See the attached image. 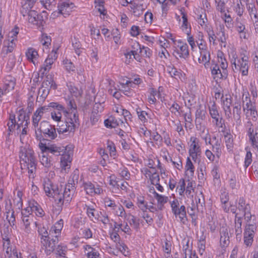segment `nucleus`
I'll return each mask as SVG.
<instances>
[{
  "label": "nucleus",
  "instance_id": "nucleus-1",
  "mask_svg": "<svg viewBox=\"0 0 258 258\" xmlns=\"http://www.w3.org/2000/svg\"><path fill=\"white\" fill-rule=\"evenodd\" d=\"M29 117L23 110H20L17 113V117L13 113H10L7 122L8 135L13 133L20 134V141L23 144L27 142V135L29 131Z\"/></svg>",
  "mask_w": 258,
  "mask_h": 258
},
{
  "label": "nucleus",
  "instance_id": "nucleus-2",
  "mask_svg": "<svg viewBox=\"0 0 258 258\" xmlns=\"http://www.w3.org/2000/svg\"><path fill=\"white\" fill-rule=\"evenodd\" d=\"M19 156L22 168H27L29 178H34L36 168V160L34 151L27 144L21 146Z\"/></svg>",
  "mask_w": 258,
  "mask_h": 258
},
{
  "label": "nucleus",
  "instance_id": "nucleus-3",
  "mask_svg": "<svg viewBox=\"0 0 258 258\" xmlns=\"http://www.w3.org/2000/svg\"><path fill=\"white\" fill-rule=\"evenodd\" d=\"M246 53V51L244 50L240 53L238 57L235 48H231L228 52L233 70L239 71L242 76L248 75L250 66L249 58Z\"/></svg>",
  "mask_w": 258,
  "mask_h": 258
},
{
  "label": "nucleus",
  "instance_id": "nucleus-4",
  "mask_svg": "<svg viewBox=\"0 0 258 258\" xmlns=\"http://www.w3.org/2000/svg\"><path fill=\"white\" fill-rule=\"evenodd\" d=\"M32 128L35 131V136L38 140H41L44 138L54 140L57 137L54 126L46 121H42L37 126H33Z\"/></svg>",
  "mask_w": 258,
  "mask_h": 258
},
{
  "label": "nucleus",
  "instance_id": "nucleus-5",
  "mask_svg": "<svg viewBox=\"0 0 258 258\" xmlns=\"http://www.w3.org/2000/svg\"><path fill=\"white\" fill-rule=\"evenodd\" d=\"M79 179L78 171H75L71 176L68 184L64 189L63 200L67 203H70L72 201L73 197L75 192V184L78 182Z\"/></svg>",
  "mask_w": 258,
  "mask_h": 258
},
{
  "label": "nucleus",
  "instance_id": "nucleus-6",
  "mask_svg": "<svg viewBox=\"0 0 258 258\" xmlns=\"http://www.w3.org/2000/svg\"><path fill=\"white\" fill-rule=\"evenodd\" d=\"M224 110L226 118L229 121H231L236 126H239L241 124V106L239 102H235L233 108L232 116L230 108H224Z\"/></svg>",
  "mask_w": 258,
  "mask_h": 258
},
{
  "label": "nucleus",
  "instance_id": "nucleus-7",
  "mask_svg": "<svg viewBox=\"0 0 258 258\" xmlns=\"http://www.w3.org/2000/svg\"><path fill=\"white\" fill-rule=\"evenodd\" d=\"M57 106L56 102H52L49 103L47 105H44L38 107L36 110L34 112L32 116V126L37 125L40 124V120L42 117L51 111V107H54ZM58 108H61L62 107L58 106Z\"/></svg>",
  "mask_w": 258,
  "mask_h": 258
},
{
  "label": "nucleus",
  "instance_id": "nucleus-8",
  "mask_svg": "<svg viewBox=\"0 0 258 258\" xmlns=\"http://www.w3.org/2000/svg\"><path fill=\"white\" fill-rule=\"evenodd\" d=\"M188 153L189 156L194 162L199 161L202 153L200 140L196 137L192 136L189 139Z\"/></svg>",
  "mask_w": 258,
  "mask_h": 258
},
{
  "label": "nucleus",
  "instance_id": "nucleus-9",
  "mask_svg": "<svg viewBox=\"0 0 258 258\" xmlns=\"http://www.w3.org/2000/svg\"><path fill=\"white\" fill-rule=\"evenodd\" d=\"M22 223L21 229L23 231L24 234L28 236L32 233L33 229L31 226L33 222V215L29 214L28 211L25 209L22 210Z\"/></svg>",
  "mask_w": 258,
  "mask_h": 258
},
{
  "label": "nucleus",
  "instance_id": "nucleus-10",
  "mask_svg": "<svg viewBox=\"0 0 258 258\" xmlns=\"http://www.w3.org/2000/svg\"><path fill=\"white\" fill-rule=\"evenodd\" d=\"M171 211L175 217H178L180 221L184 223L186 220L185 207L184 205L180 206L179 201L174 198L172 201H169Z\"/></svg>",
  "mask_w": 258,
  "mask_h": 258
},
{
  "label": "nucleus",
  "instance_id": "nucleus-11",
  "mask_svg": "<svg viewBox=\"0 0 258 258\" xmlns=\"http://www.w3.org/2000/svg\"><path fill=\"white\" fill-rule=\"evenodd\" d=\"M73 155V148L72 146L68 147V150L61 155L60 160L61 171L63 173L69 172L71 168Z\"/></svg>",
  "mask_w": 258,
  "mask_h": 258
},
{
  "label": "nucleus",
  "instance_id": "nucleus-12",
  "mask_svg": "<svg viewBox=\"0 0 258 258\" xmlns=\"http://www.w3.org/2000/svg\"><path fill=\"white\" fill-rule=\"evenodd\" d=\"M251 121L252 120H247L245 127L251 146L258 153V129H253Z\"/></svg>",
  "mask_w": 258,
  "mask_h": 258
},
{
  "label": "nucleus",
  "instance_id": "nucleus-13",
  "mask_svg": "<svg viewBox=\"0 0 258 258\" xmlns=\"http://www.w3.org/2000/svg\"><path fill=\"white\" fill-rule=\"evenodd\" d=\"M57 57V50H52L41 67L39 72L42 75H46L49 72Z\"/></svg>",
  "mask_w": 258,
  "mask_h": 258
},
{
  "label": "nucleus",
  "instance_id": "nucleus-14",
  "mask_svg": "<svg viewBox=\"0 0 258 258\" xmlns=\"http://www.w3.org/2000/svg\"><path fill=\"white\" fill-rule=\"evenodd\" d=\"M3 251L6 258H12L18 254L15 246L11 243L10 238L5 235L2 237Z\"/></svg>",
  "mask_w": 258,
  "mask_h": 258
},
{
  "label": "nucleus",
  "instance_id": "nucleus-15",
  "mask_svg": "<svg viewBox=\"0 0 258 258\" xmlns=\"http://www.w3.org/2000/svg\"><path fill=\"white\" fill-rule=\"evenodd\" d=\"M175 45L174 51L175 56L176 57H179L184 59L187 58L189 56V49L187 44L181 40H178L176 41Z\"/></svg>",
  "mask_w": 258,
  "mask_h": 258
},
{
  "label": "nucleus",
  "instance_id": "nucleus-16",
  "mask_svg": "<svg viewBox=\"0 0 258 258\" xmlns=\"http://www.w3.org/2000/svg\"><path fill=\"white\" fill-rule=\"evenodd\" d=\"M246 10L250 19L252 21L256 32H258V11L255 5L252 3L246 4Z\"/></svg>",
  "mask_w": 258,
  "mask_h": 258
},
{
  "label": "nucleus",
  "instance_id": "nucleus-17",
  "mask_svg": "<svg viewBox=\"0 0 258 258\" xmlns=\"http://www.w3.org/2000/svg\"><path fill=\"white\" fill-rule=\"evenodd\" d=\"M83 188L86 194L91 196L103 193V190L99 185H95L89 181L83 183Z\"/></svg>",
  "mask_w": 258,
  "mask_h": 258
},
{
  "label": "nucleus",
  "instance_id": "nucleus-18",
  "mask_svg": "<svg viewBox=\"0 0 258 258\" xmlns=\"http://www.w3.org/2000/svg\"><path fill=\"white\" fill-rule=\"evenodd\" d=\"M255 226L252 224H247L244 232V243L247 246L251 245L255 230Z\"/></svg>",
  "mask_w": 258,
  "mask_h": 258
},
{
  "label": "nucleus",
  "instance_id": "nucleus-19",
  "mask_svg": "<svg viewBox=\"0 0 258 258\" xmlns=\"http://www.w3.org/2000/svg\"><path fill=\"white\" fill-rule=\"evenodd\" d=\"M29 214L35 213L36 215L39 217H42L45 215V212L38 203L34 200H30L28 203V206L25 208Z\"/></svg>",
  "mask_w": 258,
  "mask_h": 258
},
{
  "label": "nucleus",
  "instance_id": "nucleus-20",
  "mask_svg": "<svg viewBox=\"0 0 258 258\" xmlns=\"http://www.w3.org/2000/svg\"><path fill=\"white\" fill-rule=\"evenodd\" d=\"M57 7L58 13L66 17L70 15L75 6L73 3L68 1L59 3Z\"/></svg>",
  "mask_w": 258,
  "mask_h": 258
},
{
  "label": "nucleus",
  "instance_id": "nucleus-21",
  "mask_svg": "<svg viewBox=\"0 0 258 258\" xmlns=\"http://www.w3.org/2000/svg\"><path fill=\"white\" fill-rule=\"evenodd\" d=\"M57 241L55 239L47 238L40 241L41 248L46 255H50L54 250Z\"/></svg>",
  "mask_w": 258,
  "mask_h": 258
},
{
  "label": "nucleus",
  "instance_id": "nucleus-22",
  "mask_svg": "<svg viewBox=\"0 0 258 258\" xmlns=\"http://www.w3.org/2000/svg\"><path fill=\"white\" fill-rule=\"evenodd\" d=\"M66 121L67 123L70 125V130L75 131V128L79 124L77 111H71L68 113Z\"/></svg>",
  "mask_w": 258,
  "mask_h": 258
},
{
  "label": "nucleus",
  "instance_id": "nucleus-23",
  "mask_svg": "<svg viewBox=\"0 0 258 258\" xmlns=\"http://www.w3.org/2000/svg\"><path fill=\"white\" fill-rule=\"evenodd\" d=\"M43 189L47 196L53 197L58 189L55 188L51 181L48 178H45L43 181Z\"/></svg>",
  "mask_w": 258,
  "mask_h": 258
},
{
  "label": "nucleus",
  "instance_id": "nucleus-24",
  "mask_svg": "<svg viewBox=\"0 0 258 258\" xmlns=\"http://www.w3.org/2000/svg\"><path fill=\"white\" fill-rule=\"evenodd\" d=\"M16 84L15 79L11 76H6L4 80V87L2 89L4 95L14 89Z\"/></svg>",
  "mask_w": 258,
  "mask_h": 258
},
{
  "label": "nucleus",
  "instance_id": "nucleus-25",
  "mask_svg": "<svg viewBox=\"0 0 258 258\" xmlns=\"http://www.w3.org/2000/svg\"><path fill=\"white\" fill-rule=\"evenodd\" d=\"M56 145L55 144H52L48 146L47 152L52 154L55 156L61 155L65 153L66 151L68 150V147Z\"/></svg>",
  "mask_w": 258,
  "mask_h": 258
},
{
  "label": "nucleus",
  "instance_id": "nucleus-26",
  "mask_svg": "<svg viewBox=\"0 0 258 258\" xmlns=\"http://www.w3.org/2000/svg\"><path fill=\"white\" fill-rule=\"evenodd\" d=\"M211 69L212 76L216 81H217L219 79L226 77V71L223 70L221 71L219 69V65L217 64H213L212 65Z\"/></svg>",
  "mask_w": 258,
  "mask_h": 258
},
{
  "label": "nucleus",
  "instance_id": "nucleus-27",
  "mask_svg": "<svg viewBox=\"0 0 258 258\" xmlns=\"http://www.w3.org/2000/svg\"><path fill=\"white\" fill-rule=\"evenodd\" d=\"M42 88H44L43 92H46V94L48 93L50 89L55 90L56 89V85L51 76H47L42 84Z\"/></svg>",
  "mask_w": 258,
  "mask_h": 258
},
{
  "label": "nucleus",
  "instance_id": "nucleus-28",
  "mask_svg": "<svg viewBox=\"0 0 258 258\" xmlns=\"http://www.w3.org/2000/svg\"><path fill=\"white\" fill-rule=\"evenodd\" d=\"M84 251L87 258H100V254L98 250L90 245L83 246Z\"/></svg>",
  "mask_w": 258,
  "mask_h": 258
},
{
  "label": "nucleus",
  "instance_id": "nucleus-29",
  "mask_svg": "<svg viewBox=\"0 0 258 258\" xmlns=\"http://www.w3.org/2000/svg\"><path fill=\"white\" fill-rule=\"evenodd\" d=\"M190 240L189 238H184L181 242L182 245L181 254L182 258H186L187 255H189V253L192 252V244H189Z\"/></svg>",
  "mask_w": 258,
  "mask_h": 258
},
{
  "label": "nucleus",
  "instance_id": "nucleus-30",
  "mask_svg": "<svg viewBox=\"0 0 258 258\" xmlns=\"http://www.w3.org/2000/svg\"><path fill=\"white\" fill-rule=\"evenodd\" d=\"M26 56L27 59L32 62L35 66L37 64V60L39 57L37 51L32 47H29L26 52Z\"/></svg>",
  "mask_w": 258,
  "mask_h": 258
},
{
  "label": "nucleus",
  "instance_id": "nucleus-31",
  "mask_svg": "<svg viewBox=\"0 0 258 258\" xmlns=\"http://www.w3.org/2000/svg\"><path fill=\"white\" fill-rule=\"evenodd\" d=\"M200 56L198 58V61L200 63L204 64L205 67L209 65V63L211 59L210 53L208 49L200 50Z\"/></svg>",
  "mask_w": 258,
  "mask_h": 258
},
{
  "label": "nucleus",
  "instance_id": "nucleus-32",
  "mask_svg": "<svg viewBox=\"0 0 258 258\" xmlns=\"http://www.w3.org/2000/svg\"><path fill=\"white\" fill-rule=\"evenodd\" d=\"M218 40L220 42L221 47H226L227 45L226 40L227 36L225 32V29L223 25H220L219 30L216 33Z\"/></svg>",
  "mask_w": 258,
  "mask_h": 258
},
{
  "label": "nucleus",
  "instance_id": "nucleus-33",
  "mask_svg": "<svg viewBox=\"0 0 258 258\" xmlns=\"http://www.w3.org/2000/svg\"><path fill=\"white\" fill-rule=\"evenodd\" d=\"M197 21L205 31L212 28V26L208 24L207 16L205 13H203L198 16Z\"/></svg>",
  "mask_w": 258,
  "mask_h": 258
},
{
  "label": "nucleus",
  "instance_id": "nucleus-34",
  "mask_svg": "<svg viewBox=\"0 0 258 258\" xmlns=\"http://www.w3.org/2000/svg\"><path fill=\"white\" fill-rule=\"evenodd\" d=\"M56 105L57 106H61L62 108H59L58 106L52 107V108L54 109V110L51 112V117L53 120L58 122V123L59 122H60L61 119L62 118V114L61 111L63 110L64 108L62 105L59 104L57 102Z\"/></svg>",
  "mask_w": 258,
  "mask_h": 258
},
{
  "label": "nucleus",
  "instance_id": "nucleus-35",
  "mask_svg": "<svg viewBox=\"0 0 258 258\" xmlns=\"http://www.w3.org/2000/svg\"><path fill=\"white\" fill-rule=\"evenodd\" d=\"M213 139L216 140L215 143L212 144V151L214 153L216 158L219 159L222 155V145L221 141L217 140L216 137H213Z\"/></svg>",
  "mask_w": 258,
  "mask_h": 258
},
{
  "label": "nucleus",
  "instance_id": "nucleus-36",
  "mask_svg": "<svg viewBox=\"0 0 258 258\" xmlns=\"http://www.w3.org/2000/svg\"><path fill=\"white\" fill-rule=\"evenodd\" d=\"M16 46V42L8 39L4 41L2 51L4 54H7L12 52Z\"/></svg>",
  "mask_w": 258,
  "mask_h": 258
},
{
  "label": "nucleus",
  "instance_id": "nucleus-37",
  "mask_svg": "<svg viewBox=\"0 0 258 258\" xmlns=\"http://www.w3.org/2000/svg\"><path fill=\"white\" fill-rule=\"evenodd\" d=\"M131 11L133 14L137 17H139L143 14L144 7L142 5L136 3H131L130 4Z\"/></svg>",
  "mask_w": 258,
  "mask_h": 258
},
{
  "label": "nucleus",
  "instance_id": "nucleus-38",
  "mask_svg": "<svg viewBox=\"0 0 258 258\" xmlns=\"http://www.w3.org/2000/svg\"><path fill=\"white\" fill-rule=\"evenodd\" d=\"M242 218L241 217H238L237 214L235 216V233L237 238H240L242 233Z\"/></svg>",
  "mask_w": 258,
  "mask_h": 258
},
{
  "label": "nucleus",
  "instance_id": "nucleus-39",
  "mask_svg": "<svg viewBox=\"0 0 258 258\" xmlns=\"http://www.w3.org/2000/svg\"><path fill=\"white\" fill-rule=\"evenodd\" d=\"M243 112L247 120H252L253 121H255L257 120L258 114L256 109V107L245 110Z\"/></svg>",
  "mask_w": 258,
  "mask_h": 258
},
{
  "label": "nucleus",
  "instance_id": "nucleus-40",
  "mask_svg": "<svg viewBox=\"0 0 258 258\" xmlns=\"http://www.w3.org/2000/svg\"><path fill=\"white\" fill-rule=\"evenodd\" d=\"M237 208L238 210L242 213L247 211H250L251 210L249 204L246 203L245 200L243 197L239 198Z\"/></svg>",
  "mask_w": 258,
  "mask_h": 258
},
{
  "label": "nucleus",
  "instance_id": "nucleus-41",
  "mask_svg": "<svg viewBox=\"0 0 258 258\" xmlns=\"http://www.w3.org/2000/svg\"><path fill=\"white\" fill-rule=\"evenodd\" d=\"M85 208L87 215L89 218L92 221L96 220L99 214V212L96 210L93 206L85 205Z\"/></svg>",
  "mask_w": 258,
  "mask_h": 258
},
{
  "label": "nucleus",
  "instance_id": "nucleus-42",
  "mask_svg": "<svg viewBox=\"0 0 258 258\" xmlns=\"http://www.w3.org/2000/svg\"><path fill=\"white\" fill-rule=\"evenodd\" d=\"M167 72L171 77L174 78L176 79H182L183 73L181 71H178L176 68L173 67H167Z\"/></svg>",
  "mask_w": 258,
  "mask_h": 258
},
{
  "label": "nucleus",
  "instance_id": "nucleus-43",
  "mask_svg": "<svg viewBox=\"0 0 258 258\" xmlns=\"http://www.w3.org/2000/svg\"><path fill=\"white\" fill-rule=\"evenodd\" d=\"M57 126V131L59 134L74 132L75 131L74 130H70V125L67 123L66 121L64 122H59Z\"/></svg>",
  "mask_w": 258,
  "mask_h": 258
},
{
  "label": "nucleus",
  "instance_id": "nucleus-44",
  "mask_svg": "<svg viewBox=\"0 0 258 258\" xmlns=\"http://www.w3.org/2000/svg\"><path fill=\"white\" fill-rule=\"evenodd\" d=\"M195 169V166L193 165V163H192L190 158L187 157L185 166L186 174L188 176L192 177L194 175Z\"/></svg>",
  "mask_w": 258,
  "mask_h": 258
},
{
  "label": "nucleus",
  "instance_id": "nucleus-45",
  "mask_svg": "<svg viewBox=\"0 0 258 258\" xmlns=\"http://www.w3.org/2000/svg\"><path fill=\"white\" fill-rule=\"evenodd\" d=\"M114 246L124 256H128L131 254L128 247L122 241L115 244Z\"/></svg>",
  "mask_w": 258,
  "mask_h": 258
},
{
  "label": "nucleus",
  "instance_id": "nucleus-46",
  "mask_svg": "<svg viewBox=\"0 0 258 258\" xmlns=\"http://www.w3.org/2000/svg\"><path fill=\"white\" fill-rule=\"evenodd\" d=\"M154 198L157 201V206L159 210H162L164 205L169 201L168 197L159 194H156Z\"/></svg>",
  "mask_w": 258,
  "mask_h": 258
},
{
  "label": "nucleus",
  "instance_id": "nucleus-47",
  "mask_svg": "<svg viewBox=\"0 0 258 258\" xmlns=\"http://www.w3.org/2000/svg\"><path fill=\"white\" fill-rule=\"evenodd\" d=\"M195 121H206V111L201 106L197 109L196 112Z\"/></svg>",
  "mask_w": 258,
  "mask_h": 258
},
{
  "label": "nucleus",
  "instance_id": "nucleus-48",
  "mask_svg": "<svg viewBox=\"0 0 258 258\" xmlns=\"http://www.w3.org/2000/svg\"><path fill=\"white\" fill-rule=\"evenodd\" d=\"M52 198H54L56 204L58 207H61L64 204L68 205L69 204L67 203L66 202L63 200V192H59L58 189H57Z\"/></svg>",
  "mask_w": 258,
  "mask_h": 258
},
{
  "label": "nucleus",
  "instance_id": "nucleus-49",
  "mask_svg": "<svg viewBox=\"0 0 258 258\" xmlns=\"http://www.w3.org/2000/svg\"><path fill=\"white\" fill-rule=\"evenodd\" d=\"M211 175L213 176L214 182L215 184L220 183V174L219 172V167L218 165H214L212 170Z\"/></svg>",
  "mask_w": 258,
  "mask_h": 258
},
{
  "label": "nucleus",
  "instance_id": "nucleus-50",
  "mask_svg": "<svg viewBox=\"0 0 258 258\" xmlns=\"http://www.w3.org/2000/svg\"><path fill=\"white\" fill-rule=\"evenodd\" d=\"M221 208L225 213H228L231 212L233 214H236V207L233 205L230 202H229V201L221 204Z\"/></svg>",
  "mask_w": 258,
  "mask_h": 258
},
{
  "label": "nucleus",
  "instance_id": "nucleus-51",
  "mask_svg": "<svg viewBox=\"0 0 258 258\" xmlns=\"http://www.w3.org/2000/svg\"><path fill=\"white\" fill-rule=\"evenodd\" d=\"M183 116L185 121V128L191 129L194 125L192 124V117L191 112L188 111V112H185L183 114Z\"/></svg>",
  "mask_w": 258,
  "mask_h": 258
},
{
  "label": "nucleus",
  "instance_id": "nucleus-52",
  "mask_svg": "<svg viewBox=\"0 0 258 258\" xmlns=\"http://www.w3.org/2000/svg\"><path fill=\"white\" fill-rule=\"evenodd\" d=\"M103 202L105 208H109L112 211L116 207V204L115 201L108 197H105L103 198Z\"/></svg>",
  "mask_w": 258,
  "mask_h": 258
},
{
  "label": "nucleus",
  "instance_id": "nucleus-53",
  "mask_svg": "<svg viewBox=\"0 0 258 258\" xmlns=\"http://www.w3.org/2000/svg\"><path fill=\"white\" fill-rule=\"evenodd\" d=\"M136 111L139 119L143 123L148 122V119L150 118V115L147 112L142 110L140 108H137Z\"/></svg>",
  "mask_w": 258,
  "mask_h": 258
},
{
  "label": "nucleus",
  "instance_id": "nucleus-54",
  "mask_svg": "<svg viewBox=\"0 0 258 258\" xmlns=\"http://www.w3.org/2000/svg\"><path fill=\"white\" fill-rule=\"evenodd\" d=\"M218 61L221 69L223 70L226 71L227 72L228 62L222 52L218 54Z\"/></svg>",
  "mask_w": 258,
  "mask_h": 258
},
{
  "label": "nucleus",
  "instance_id": "nucleus-55",
  "mask_svg": "<svg viewBox=\"0 0 258 258\" xmlns=\"http://www.w3.org/2000/svg\"><path fill=\"white\" fill-rule=\"evenodd\" d=\"M182 24L181 28L183 31L186 32L187 33L189 32L188 29L190 28V24L187 21L186 15L183 12H181Z\"/></svg>",
  "mask_w": 258,
  "mask_h": 258
},
{
  "label": "nucleus",
  "instance_id": "nucleus-56",
  "mask_svg": "<svg viewBox=\"0 0 258 258\" xmlns=\"http://www.w3.org/2000/svg\"><path fill=\"white\" fill-rule=\"evenodd\" d=\"M242 0H237L236 5L233 7V10L235 12L241 17L244 11V6L241 2Z\"/></svg>",
  "mask_w": 258,
  "mask_h": 258
},
{
  "label": "nucleus",
  "instance_id": "nucleus-57",
  "mask_svg": "<svg viewBox=\"0 0 258 258\" xmlns=\"http://www.w3.org/2000/svg\"><path fill=\"white\" fill-rule=\"evenodd\" d=\"M196 128L200 132V136L209 131L206 127V121H195Z\"/></svg>",
  "mask_w": 258,
  "mask_h": 258
},
{
  "label": "nucleus",
  "instance_id": "nucleus-58",
  "mask_svg": "<svg viewBox=\"0 0 258 258\" xmlns=\"http://www.w3.org/2000/svg\"><path fill=\"white\" fill-rule=\"evenodd\" d=\"M220 237H226L229 238L230 235L234 233L233 229H230L226 227H222L220 230Z\"/></svg>",
  "mask_w": 258,
  "mask_h": 258
},
{
  "label": "nucleus",
  "instance_id": "nucleus-59",
  "mask_svg": "<svg viewBox=\"0 0 258 258\" xmlns=\"http://www.w3.org/2000/svg\"><path fill=\"white\" fill-rule=\"evenodd\" d=\"M62 64L64 68L67 72H71L75 71V67L70 60L65 58L62 61Z\"/></svg>",
  "mask_w": 258,
  "mask_h": 258
},
{
  "label": "nucleus",
  "instance_id": "nucleus-60",
  "mask_svg": "<svg viewBox=\"0 0 258 258\" xmlns=\"http://www.w3.org/2000/svg\"><path fill=\"white\" fill-rule=\"evenodd\" d=\"M68 88L71 94L75 97H78L81 95V91L76 87L73 84L69 83L67 84Z\"/></svg>",
  "mask_w": 258,
  "mask_h": 258
},
{
  "label": "nucleus",
  "instance_id": "nucleus-61",
  "mask_svg": "<svg viewBox=\"0 0 258 258\" xmlns=\"http://www.w3.org/2000/svg\"><path fill=\"white\" fill-rule=\"evenodd\" d=\"M89 28L92 38L95 40H99L101 37L99 30L95 28L93 25H90Z\"/></svg>",
  "mask_w": 258,
  "mask_h": 258
},
{
  "label": "nucleus",
  "instance_id": "nucleus-62",
  "mask_svg": "<svg viewBox=\"0 0 258 258\" xmlns=\"http://www.w3.org/2000/svg\"><path fill=\"white\" fill-rule=\"evenodd\" d=\"M38 233L40 237V241L49 238V234L47 230L44 226L38 227Z\"/></svg>",
  "mask_w": 258,
  "mask_h": 258
},
{
  "label": "nucleus",
  "instance_id": "nucleus-63",
  "mask_svg": "<svg viewBox=\"0 0 258 258\" xmlns=\"http://www.w3.org/2000/svg\"><path fill=\"white\" fill-rule=\"evenodd\" d=\"M235 28L237 32L246 30L245 25L244 21H243L241 19L237 18L235 21Z\"/></svg>",
  "mask_w": 258,
  "mask_h": 258
},
{
  "label": "nucleus",
  "instance_id": "nucleus-64",
  "mask_svg": "<svg viewBox=\"0 0 258 258\" xmlns=\"http://www.w3.org/2000/svg\"><path fill=\"white\" fill-rule=\"evenodd\" d=\"M137 54V52L135 50L127 51L124 53V55L125 57V63L127 64H128L131 61H133L134 57H136Z\"/></svg>",
  "mask_w": 258,
  "mask_h": 258
}]
</instances>
